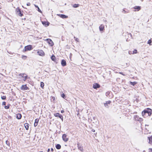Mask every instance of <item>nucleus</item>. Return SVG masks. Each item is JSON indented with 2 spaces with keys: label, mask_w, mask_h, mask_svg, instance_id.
<instances>
[{
  "label": "nucleus",
  "mask_w": 152,
  "mask_h": 152,
  "mask_svg": "<svg viewBox=\"0 0 152 152\" xmlns=\"http://www.w3.org/2000/svg\"><path fill=\"white\" fill-rule=\"evenodd\" d=\"M149 152H152V148H150L149 149Z\"/></svg>",
  "instance_id": "nucleus-44"
},
{
  "label": "nucleus",
  "mask_w": 152,
  "mask_h": 152,
  "mask_svg": "<svg viewBox=\"0 0 152 152\" xmlns=\"http://www.w3.org/2000/svg\"><path fill=\"white\" fill-rule=\"evenodd\" d=\"M51 151L52 152H53L54 151V149H53V148H51Z\"/></svg>",
  "instance_id": "nucleus-50"
},
{
  "label": "nucleus",
  "mask_w": 152,
  "mask_h": 152,
  "mask_svg": "<svg viewBox=\"0 0 152 152\" xmlns=\"http://www.w3.org/2000/svg\"><path fill=\"white\" fill-rule=\"evenodd\" d=\"M134 8L137 10V11H139L141 9V7L139 6H135L134 7Z\"/></svg>",
  "instance_id": "nucleus-22"
},
{
  "label": "nucleus",
  "mask_w": 152,
  "mask_h": 152,
  "mask_svg": "<svg viewBox=\"0 0 152 152\" xmlns=\"http://www.w3.org/2000/svg\"><path fill=\"white\" fill-rule=\"evenodd\" d=\"M38 54L41 56H43L45 55V53L42 50H39L37 51Z\"/></svg>",
  "instance_id": "nucleus-8"
},
{
  "label": "nucleus",
  "mask_w": 152,
  "mask_h": 152,
  "mask_svg": "<svg viewBox=\"0 0 152 152\" xmlns=\"http://www.w3.org/2000/svg\"><path fill=\"white\" fill-rule=\"evenodd\" d=\"M52 99H53V101L54 102L55 100V97H54L52 96Z\"/></svg>",
  "instance_id": "nucleus-40"
},
{
  "label": "nucleus",
  "mask_w": 152,
  "mask_h": 152,
  "mask_svg": "<svg viewBox=\"0 0 152 152\" xmlns=\"http://www.w3.org/2000/svg\"><path fill=\"white\" fill-rule=\"evenodd\" d=\"M111 103V101H106V103L104 104V106L108 108V104H110Z\"/></svg>",
  "instance_id": "nucleus-14"
},
{
  "label": "nucleus",
  "mask_w": 152,
  "mask_h": 152,
  "mask_svg": "<svg viewBox=\"0 0 152 152\" xmlns=\"http://www.w3.org/2000/svg\"><path fill=\"white\" fill-rule=\"evenodd\" d=\"M137 50L136 49H134L133 51H132V54H134L137 53Z\"/></svg>",
  "instance_id": "nucleus-32"
},
{
  "label": "nucleus",
  "mask_w": 152,
  "mask_h": 152,
  "mask_svg": "<svg viewBox=\"0 0 152 152\" xmlns=\"http://www.w3.org/2000/svg\"><path fill=\"white\" fill-rule=\"evenodd\" d=\"M109 94V92H107L106 93V96L108 95Z\"/></svg>",
  "instance_id": "nucleus-48"
},
{
  "label": "nucleus",
  "mask_w": 152,
  "mask_h": 152,
  "mask_svg": "<svg viewBox=\"0 0 152 152\" xmlns=\"http://www.w3.org/2000/svg\"><path fill=\"white\" fill-rule=\"evenodd\" d=\"M145 112L147 113V116H150L152 113V110L149 108H147L145 109Z\"/></svg>",
  "instance_id": "nucleus-2"
},
{
  "label": "nucleus",
  "mask_w": 152,
  "mask_h": 152,
  "mask_svg": "<svg viewBox=\"0 0 152 152\" xmlns=\"http://www.w3.org/2000/svg\"><path fill=\"white\" fill-rule=\"evenodd\" d=\"M20 89L23 91H25L26 90H28L29 89V88L27 87L26 85H22L20 88Z\"/></svg>",
  "instance_id": "nucleus-4"
},
{
  "label": "nucleus",
  "mask_w": 152,
  "mask_h": 152,
  "mask_svg": "<svg viewBox=\"0 0 152 152\" xmlns=\"http://www.w3.org/2000/svg\"><path fill=\"white\" fill-rule=\"evenodd\" d=\"M128 53L129 54H132V52L131 51H129Z\"/></svg>",
  "instance_id": "nucleus-41"
},
{
  "label": "nucleus",
  "mask_w": 152,
  "mask_h": 152,
  "mask_svg": "<svg viewBox=\"0 0 152 152\" xmlns=\"http://www.w3.org/2000/svg\"><path fill=\"white\" fill-rule=\"evenodd\" d=\"M100 87V86L98 83H94L93 84V88L95 89H97Z\"/></svg>",
  "instance_id": "nucleus-7"
},
{
  "label": "nucleus",
  "mask_w": 152,
  "mask_h": 152,
  "mask_svg": "<svg viewBox=\"0 0 152 152\" xmlns=\"http://www.w3.org/2000/svg\"><path fill=\"white\" fill-rule=\"evenodd\" d=\"M88 121H92L91 119H90L89 118L88 119Z\"/></svg>",
  "instance_id": "nucleus-54"
},
{
  "label": "nucleus",
  "mask_w": 152,
  "mask_h": 152,
  "mask_svg": "<svg viewBox=\"0 0 152 152\" xmlns=\"http://www.w3.org/2000/svg\"><path fill=\"white\" fill-rule=\"evenodd\" d=\"M60 114L58 113H55L54 114V116L56 117H58Z\"/></svg>",
  "instance_id": "nucleus-31"
},
{
  "label": "nucleus",
  "mask_w": 152,
  "mask_h": 152,
  "mask_svg": "<svg viewBox=\"0 0 152 152\" xmlns=\"http://www.w3.org/2000/svg\"><path fill=\"white\" fill-rule=\"evenodd\" d=\"M62 138L63 140L65 142H67L69 140V138L67 137V135L65 134H63Z\"/></svg>",
  "instance_id": "nucleus-6"
},
{
  "label": "nucleus",
  "mask_w": 152,
  "mask_h": 152,
  "mask_svg": "<svg viewBox=\"0 0 152 152\" xmlns=\"http://www.w3.org/2000/svg\"><path fill=\"white\" fill-rule=\"evenodd\" d=\"M129 82H130V84L131 85H132L133 86H135L137 83L135 81H134V82H133L130 81Z\"/></svg>",
  "instance_id": "nucleus-23"
},
{
  "label": "nucleus",
  "mask_w": 152,
  "mask_h": 152,
  "mask_svg": "<svg viewBox=\"0 0 152 152\" xmlns=\"http://www.w3.org/2000/svg\"><path fill=\"white\" fill-rule=\"evenodd\" d=\"M61 113H64V111L63 110H61Z\"/></svg>",
  "instance_id": "nucleus-49"
},
{
  "label": "nucleus",
  "mask_w": 152,
  "mask_h": 152,
  "mask_svg": "<svg viewBox=\"0 0 152 152\" xmlns=\"http://www.w3.org/2000/svg\"><path fill=\"white\" fill-rule=\"evenodd\" d=\"M74 39H75V38H75V37H74Z\"/></svg>",
  "instance_id": "nucleus-58"
},
{
  "label": "nucleus",
  "mask_w": 152,
  "mask_h": 152,
  "mask_svg": "<svg viewBox=\"0 0 152 152\" xmlns=\"http://www.w3.org/2000/svg\"><path fill=\"white\" fill-rule=\"evenodd\" d=\"M119 73L120 74H121V75H123L124 76L125 75L124 74H123V72H119Z\"/></svg>",
  "instance_id": "nucleus-45"
},
{
  "label": "nucleus",
  "mask_w": 152,
  "mask_h": 152,
  "mask_svg": "<svg viewBox=\"0 0 152 152\" xmlns=\"http://www.w3.org/2000/svg\"><path fill=\"white\" fill-rule=\"evenodd\" d=\"M24 75H25V76H24V77H23L24 78V79L23 80L24 81H25L27 79V75L26 74Z\"/></svg>",
  "instance_id": "nucleus-35"
},
{
  "label": "nucleus",
  "mask_w": 152,
  "mask_h": 152,
  "mask_svg": "<svg viewBox=\"0 0 152 152\" xmlns=\"http://www.w3.org/2000/svg\"><path fill=\"white\" fill-rule=\"evenodd\" d=\"M138 121H139L140 122H141V121H142V118H140Z\"/></svg>",
  "instance_id": "nucleus-38"
},
{
  "label": "nucleus",
  "mask_w": 152,
  "mask_h": 152,
  "mask_svg": "<svg viewBox=\"0 0 152 152\" xmlns=\"http://www.w3.org/2000/svg\"><path fill=\"white\" fill-rule=\"evenodd\" d=\"M93 119H95V117H93Z\"/></svg>",
  "instance_id": "nucleus-56"
},
{
  "label": "nucleus",
  "mask_w": 152,
  "mask_h": 152,
  "mask_svg": "<svg viewBox=\"0 0 152 152\" xmlns=\"http://www.w3.org/2000/svg\"><path fill=\"white\" fill-rule=\"evenodd\" d=\"M148 126V125H145V126Z\"/></svg>",
  "instance_id": "nucleus-59"
},
{
  "label": "nucleus",
  "mask_w": 152,
  "mask_h": 152,
  "mask_svg": "<svg viewBox=\"0 0 152 152\" xmlns=\"http://www.w3.org/2000/svg\"><path fill=\"white\" fill-rule=\"evenodd\" d=\"M58 117L61 119L62 121H63V117L62 115L60 114Z\"/></svg>",
  "instance_id": "nucleus-30"
},
{
  "label": "nucleus",
  "mask_w": 152,
  "mask_h": 152,
  "mask_svg": "<svg viewBox=\"0 0 152 152\" xmlns=\"http://www.w3.org/2000/svg\"><path fill=\"white\" fill-rule=\"evenodd\" d=\"M27 57V56H23L22 57V58H26Z\"/></svg>",
  "instance_id": "nucleus-42"
},
{
  "label": "nucleus",
  "mask_w": 152,
  "mask_h": 152,
  "mask_svg": "<svg viewBox=\"0 0 152 152\" xmlns=\"http://www.w3.org/2000/svg\"><path fill=\"white\" fill-rule=\"evenodd\" d=\"M34 6H35V7L37 8V9H38L37 10H38V11L40 13H42V11L39 8V7H38V6L37 5H34Z\"/></svg>",
  "instance_id": "nucleus-25"
},
{
  "label": "nucleus",
  "mask_w": 152,
  "mask_h": 152,
  "mask_svg": "<svg viewBox=\"0 0 152 152\" xmlns=\"http://www.w3.org/2000/svg\"><path fill=\"white\" fill-rule=\"evenodd\" d=\"M10 104H7V106H4V108L5 109H8L9 108H10Z\"/></svg>",
  "instance_id": "nucleus-27"
},
{
  "label": "nucleus",
  "mask_w": 152,
  "mask_h": 152,
  "mask_svg": "<svg viewBox=\"0 0 152 152\" xmlns=\"http://www.w3.org/2000/svg\"><path fill=\"white\" fill-rule=\"evenodd\" d=\"M134 118L135 120L138 121L140 118L137 115H136L134 116Z\"/></svg>",
  "instance_id": "nucleus-26"
},
{
  "label": "nucleus",
  "mask_w": 152,
  "mask_h": 152,
  "mask_svg": "<svg viewBox=\"0 0 152 152\" xmlns=\"http://www.w3.org/2000/svg\"><path fill=\"white\" fill-rule=\"evenodd\" d=\"M16 11L17 12L19 16H22L23 15V14L22 13L21 10L18 7L16 9Z\"/></svg>",
  "instance_id": "nucleus-5"
},
{
  "label": "nucleus",
  "mask_w": 152,
  "mask_h": 152,
  "mask_svg": "<svg viewBox=\"0 0 152 152\" xmlns=\"http://www.w3.org/2000/svg\"><path fill=\"white\" fill-rule=\"evenodd\" d=\"M91 131L92 132H95V130L94 129H92V130H91Z\"/></svg>",
  "instance_id": "nucleus-51"
},
{
  "label": "nucleus",
  "mask_w": 152,
  "mask_h": 152,
  "mask_svg": "<svg viewBox=\"0 0 152 152\" xmlns=\"http://www.w3.org/2000/svg\"><path fill=\"white\" fill-rule=\"evenodd\" d=\"M145 111V110H144L142 112V116L144 118L146 117L147 116H147V113H146Z\"/></svg>",
  "instance_id": "nucleus-17"
},
{
  "label": "nucleus",
  "mask_w": 152,
  "mask_h": 152,
  "mask_svg": "<svg viewBox=\"0 0 152 152\" xmlns=\"http://www.w3.org/2000/svg\"><path fill=\"white\" fill-rule=\"evenodd\" d=\"M39 121V119L38 118H36L35 119V122L34 124V127H36L38 125V122Z\"/></svg>",
  "instance_id": "nucleus-15"
},
{
  "label": "nucleus",
  "mask_w": 152,
  "mask_h": 152,
  "mask_svg": "<svg viewBox=\"0 0 152 152\" xmlns=\"http://www.w3.org/2000/svg\"><path fill=\"white\" fill-rule=\"evenodd\" d=\"M0 8H1V7H0Z\"/></svg>",
  "instance_id": "nucleus-63"
},
{
  "label": "nucleus",
  "mask_w": 152,
  "mask_h": 152,
  "mask_svg": "<svg viewBox=\"0 0 152 152\" xmlns=\"http://www.w3.org/2000/svg\"><path fill=\"white\" fill-rule=\"evenodd\" d=\"M123 12L124 13H127L126 12V11L125 10H123Z\"/></svg>",
  "instance_id": "nucleus-47"
},
{
  "label": "nucleus",
  "mask_w": 152,
  "mask_h": 152,
  "mask_svg": "<svg viewBox=\"0 0 152 152\" xmlns=\"http://www.w3.org/2000/svg\"><path fill=\"white\" fill-rule=\"evenodd\" d=\"M30 5H31V4H30V3H29V2H28L26 4V5L28 6H29Z\"/></svg>",
  "instance_id": "nucleus-43"
},
{
  "label": "nucleus",
  "mask_w": 152,
  "mask_h": 152,
  "mask_svg": "<svg viewBox=\"0 0 152 152\" xmlns=\"http://www.w3.org/2000/svg\"><path fill=\"white\" fill-rule=\"evenodd\" d=\"M6 104V102H3L2 103V105H5Z\"/></svg>",
  "instance_id": "nucleus-39"
},
{
  "label": "nucleus",
  "mask_w": 152,
  "mask_h": 152,
  "mask_svg": "<svg viewBox=\"0 0 152 152\" xmlns=\"http://www.w3.org/2000/svg\"><path fill=\"white\" fill-rule=\"evenodd\" d=\"M6 143L7 144V145H8L9 147L10 146V143L9 141H8L7 140H6Z\"/></svg>",
  "instance_id": "nucleus-34"
},
{
  "label": "nucleus",
  "mask_w": 152,
  "mask_h": 152,
  "mask_svg": "<svg viewBox=\"0 0 152 152\" xmlns=\"http://www.w3.org/2000/svg\"><path fill=\"white\" fill-rule=\"evenodd\" d=\"M143 152H145V150L143 151Z\"/></svg>",
  "instance_id": "nucleus-57"
},
{
  "label": "nucleus",
  "mask_w": 152,
  "mask_h": 152,
  "mask_svg": "<svg viewBox=\"0 0 152 152\" xmlns=\"http://www.w3.org/2000/svg\"><path fill=\"white\" fill-rule=\"evenodd\" d=\"M22 117V115L20 113H18L16 114V118L18 119H20Z\"/></svg>",
  "instance_id": "nucleus-18"
},
{
  "label": "nucleus",
  "mask_w": 152,
  "mask_h": 152,
  "mask_svg": "<svg viewBox=\"0 0 152 152\" xmlns=\"http://www.w3.org/2000/svg\"><path fill=\"white\" fill-rule=\"evenodd\" d=\"M57 15L63 19L66 18L68 17L66 15L64 14H58Z\"/></svg>",
  "instance_id": "nucleus-9"
},
{
  "label": "nucleus",
  "mask_w": 152,
  "mask_h": 152,
  "mask_svg": "<svg viewBox=\"0 0 152 152\" xmlns=\"http://www.w3.org/2000/svg\"><path fill=\"white\" fill-rule=\"evenodd\" d=\"M26 75V74L20 73L19 75L23 77H24V75Z\"/></svg>",
  "instance_id": "nucleus-37"
},
{
  "label": "nucleus",
  "mask_w": 152,
  "mask_h": 152,
  "mask_svg": "<svg viewBox=\"0 0 152 152\" xmlns=\"http://www.w3.org/2000/svg\"><path fill=\"white\" fill-rule=\"evenodd\" d=\"M65 151L66 152V151H64V152H65Z\"/></svg>",
  "instance_id": "nucleus-62"
},
{
  "label": "nucleus",
  "mask_w": 152,
  "mask_h": 152,
  "mask_svg": "<svg viewBox=\"0 0 152 152\" xmlns=\"http://www.w3.org/2000/svg\"><path fill=\"white\" fill-rule=\"evenodd\" d=\"M51 59L54 62L56 61V58L55 56L54 55H53L51 56Z\"/></svg>",
  "instance_id": "nucleus-19"
},
{
  "label": "nucleus",
  "mask_w": 152,
  "mask_h": 152,
  "mask_svg": "<svg viewBox=\"0 0 152 152\" xmlns=\"http://www.w3.org/2000/svg\"><path fill=\"white\" fill-rule=\"evenodd\" d=\"M148 138L149 140V143L152 145V135L150 137H148Z\"/></svg>",
  "instance_id": "nucleus-16"
},
{
  "label": "nucleus",
  "mask_w": 152,
  "mask_h": 152,
  "mask_svg": "<svg viewBox=\"0 0 152 152\" xmlns=\"http://www.w3.org/2000/svg\"><path fill=\"white\" fill-rule=\"evenodd\" d=\"M44 83L43 82H41L40 83V87L42 88V89H43L44 87Z\"/></svg>",
  "instance_id": "nucleus-28"
},
{
  "label": "nucleus",
  "mask_w": 152,
  "mask_h": 152,
  "mask_svg": "<svg viewBox=\"0 0 152 152\" xmlns=\"http://www.w3.org/2000/svg\"><path fill=\"white\" fill-rule=\"evenodd\" d=\"M50 148H48V150H47V151L48 152H50Z\"/></svg>",
  "instance_id": "nucleus-52"
},
{
  "label": "nucleus",
  "mask_w": 152,
  "mask_h": 152,
  "mask_svg": "<svg viewBox=\"0 0 152 152\" xmlns=\"http://www.w3.org/2000/svg\"><path fill=\"white\" fill-rule=\"evenodd\" d=\"M99 29L100 31H103L104 30V26L102 24H101L99 26Z\"/></svg>",
  "instance_id": "nucleus-13"
},
{
  "label": "nucleus",
  "mask_w": 152,
  "mask_h": 152,
  "mask_svg": "<svg viewBox=\"0 0 152 152\" xmlns=\"http://www.w3.org/2000/svg\"><path fill=\"white\" fill-rule=\"evenodd\" d=\"M13 0H9V1H13Z\"/></svg>",
  "instance_id": "nucleus-55"
},
{
  "label": "nucleus",
  "mask_w": 152,
  "mask_h": 152,
  "mask_svg": "<svg viewBox=\"0 0 152 152\" xmlns=\"http://www.w3.org/2000/svg\"><path fill=\"white\" fill-rule=\"evenodd\" d=\"M33 49L31 45H29L24 47V49L23 50V52H26L28 50H30Z\"/></svg>",
  "instance_id": "nucleus-1"
},
{
  "label": "nucleus",
  "mask_w": 152,
  "mask_h": 152,
  "mask_svg": "<svg viewBox=\"0 0 152 152\" xmlns=\"http://www.w3.org/2000/svg\"><path fill=\"white\" fill-rule=\"evenodd\" d=\"M75 40L76 41H77V42H79V39H78V38H75Z\"/></svg>",
  "instance_id": "nucleus-46"
},
{
  "label": "nucleus",
  "mask_w": 152,
  "mask_h": 152,
  "mask_svg": "<svg viewBox=\"0 0 152 152\" xmlns=\"http://www.w3.org/2000/svg\"><path fill=\"white\" fill-rule=\"evenodd\" d=\"M72 55V53H70V57H71Z\"/></svg>",
  "instance_id": "nucleus-53"
},
{
  "label": "nucleus",
  "mask_w": 152,
  "mask_h": 152,
  "mask_svg": "<svg viewBox=\"0 0 152 152\" xmlns=\"http://www.w3.org/2000/svg\"><path fill=\"white\" fill-rule=\"evenodd\" d=\"M79 113H78L77 114V115L78 116V115H79Z\"/></svg>",
  "instance_id": "nucleus-60"
},
{
  "label": "nucleus",
  "mask_w": 152,
  "mask_h": 152,
  "mask_svg": "<svg viewBox=\"0 0 152 152\" xmlns=\"http://www.w3.org/2000/svg\"><path fill=\"white\" fill-rule=\"evenodd\" d=\"M72 27H74V26H73V25H72Z\"/></svg>",
  "instance_id": "nucleus-61"
},
{
  "label": "nucleus",
  "mask_w": 152,
  "mask_h": 152,
  "mask_svg": "<svg viewBox=\"0 0 152 152\" xmlns=\"http://www.w3.org/2000/svg\"><path fill=\"white\" fill-rule=\"evenodd\" d=\"M61 65L63 66H65L66 65V61L64 59H62L61 61Z\"/></svg>",
  "instance_id": "nucleus-10"
},
{
  "label": "nucleus",
  "mask_w": 152,
  "mask_h": 152,
  "mask_svg": "<svg viewBox=\"0 0 152 152\" xmlns=\"http://www.w3.org/2000/svg\"><path fill=\"white\" fill-rule=\"evenodd\" d=\"M29 126V124L28 123H26L24 124V126L26 130H28V129Z\"/></svg>",
  "instance_id": "nucleus-21"
},
{
  "label": "nucleus",
  "mask_w": 152,
  "mask_h": 152,
  "mask_svg": "<svg viewBox=\"0 0 152 152\" xmlns=\"http://www.w3.org/2000/svg\"><path fill=\"white\" fill-rule=\"evenodd\" d=\"M45 40L47 41L49 45L51 46H52L54 45V43L52 40L50 39H47Z\"/></svg>",
  "instance_id": "nucleus-3"
},
{
  "label": "nucleus",
  "mask_w": 152,
  "mask_h": 152,
  "mask_svg": "<svg viewBox=\"0 0 152 152\" xmlns=\"http://www.w3.org/2000/svg\"><path fill=\"white\" fill-rule=\"evenodd\" d=\"M56 148L58 150L60 149L61 148V145L59 144H57L56 146Z\"/></svg>",
  "instance_id": "nucleus-20"
},
{
  "label": "nucleus",
  "mask_w": 152,
  "mask_h": 152,
  "mask_svg": "<svg viewBox=\"0 0 152 152\" xmlns=\"http://www.w3.org/2000/svg\"><path fill=\"white\" fill-rule=\"evenodd\" d=\"M61 96L64 99H65L66 98L65 95L63 93L61 94Z\"/></svg>",
  "instance_id": "nucleus-29"
},
{
  "label": "nucleus",
  "mask_w": 152,
  "mask_h": 152,
  "mask_svg": "<svg viewBox=\"0 0 152 152\" xmlns=\"http://www.w3.org/2000/svg\"><path fill=\"white\" fill-rule=\"evenodd\" d=\"M42 23L45 27H47L50 24V23L48 21H43L42 22Z\"/></svg>",
  "instance_id": "nucleus-12"
},
{
  "label": "nucleus",
  "mask_w": 152,
  "mask_h": 152,
  "mask_svg": "<svg viewBox=\"0 0 152 152\" xmlns=\"http://www.w3.org/2000/svg\"><path fill=\"white\" fill-rule=\"evenodd\" d=\"M77 145L78 149L81 151L83 152V147L79 143L77 144Z\"/></svg>",
  "instance_id": "nucleus-11"
},
{
  "label": "nucleus",
  "mask_w": 152,
  "mask_h": 152,
  "mask_svg": "<svg viewBox=\"0 0 152 152\" xmlns=\"http://www.w3.org/2000/svg\"><path fill=\"white\" fill-rule=\"evenodd\" d=\"M72 7L74 8H77L79 6H80V5L79 4H74L73 5H72Z\"/></svg>",
  "instance_id": "nucleus-24"
},
{
  "label": "nucleus",
  "mask_w": 152,
  "mask_h": 152,
  "mask_svg": "<svg viewBox=\"0 0 152 152\" xmlns=\"http://www.w3.org/2000/svg\"><path fill=\"white\" fill-rule=\"evenodd\" d=\"M152 41L151 39H149L148 42V44H149L150 45H151V44L152 43Z\"/></svg>",
  "instance_id": "nucleus-33"
},
{
  "label": "nucleus",
  "mask_w": 152,
  "mask_h": 152,
  "mask_svg": "<svg viewBox=\"0 0 152 152\" xmlns=\"http://www.w3.org/2000/svg\"><path fill=\"white\" fill-rule=\"evenodd\" d=\"M6 96H1V99L2 100H5L6 99Z\"/></svg>",
  "instance_id": "nucleus-36"
}]
</instances>
